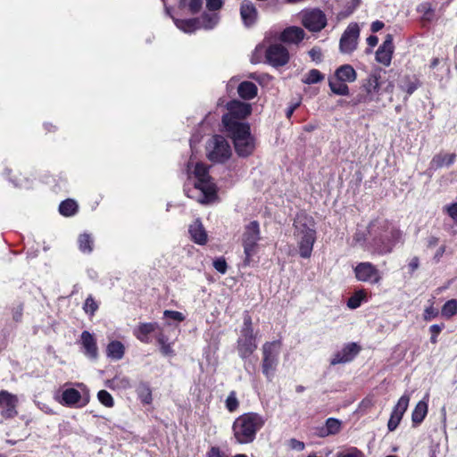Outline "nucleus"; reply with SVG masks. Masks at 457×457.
<instances>
[{"instance_id":"obj_31","label":"nucleus","mask_w":457,"mask_h":457,"mask_svg":"<svg viewBox=\"0 0 457 457\" xmlns=\"http://www.w3.org/2000/svg\"><path fill=\"white\" fill-rule=\"evenodd\" d=\"M106 352L109 358L119 361L124 356L125 347L121 342L113 340L108 344Z\"/></svg>"},{"instance_id":"obj_62","label":"nucleus","mask_w":457,"mask_h":457,"mask_svg":"<svg viewBox=\"0 0 457 457\" xmlns=\"http://www.w3.org/2000/svg\"><path fill=\"white\" fill-rule=\"evenodd\" d=\"M160 351L164 356H174V351L170 343L160 347Z\"/></svg>"},{"instance_id":"obj_43","label":"nucleus","mask_w":457,"mask_h":457,"mask_svg":"<svg viewBox=\"0 0 457 457\" xmlns=\"http://www.w3.org/2000/svg\"><path fill=\"white\" fill-rule=\"evenodd\" d=\"M324 427L327 428V431L330 433V435H336L341 430L342 423L337 419L328 418L326 420Z\"/></svg>"},{"instance_id":"obj_29","label":"nucleus","mask_w":457,"mask_h":457,"mask_svg":"<svg viewBox=\"0 0 457 457\" xmlns=\"http://www.w3.org/2000/svg\"><path fill=\"white\" fill-rule=\"evenodd\" d=\"M257 87L251 81H243L237 86V93L243 99L250 100L256 96Z\"/></svg>"},{"instance_id":"obj_15","label":"nucleus","mask_w":457,"mask_h":457,"mask_svg":"<svg viewBox=\"0 0 457 457\" xmlns=\"http://www.w3.org/2000/svg\"><path fill=\"white\" fill-rule=\"evenodd\" d=\"M360 29L357 23H351L343 33L339 48L343 54H350L356 49Z\"/></svg>"},{"instance_id":"obj_51","label":"nucleus","mask_w":457,"mask_h":457,"mask_svg":"<svg viewBox=\"0 0 457 457\" xmlns=\"http://www.w3.org/2000/svg\"><path fill=\"white\" fill-rule=\"evenodd\" d=\"M163 316L167 319H171L179 322L183 321L185 320V316L183 315V313L177 311L166 310L163 312Z\"/></svg>"},{"instance_id":"obj_11","label":"nucleus","mask_w":457,"mask_h":457,"mask_svg":"<svg viewBox=\"0 0 457 457\" xmlns=\"http://www.w3.org/2000/svg\"><path fill=\"white\" fill-rule=\"evenodd\" d=\"M76 386L79 387L82 392L75 388L64 389L61 396L57 399L62 405L81 408L89 403L90 395L87 387L83 383H77Z\"/></svg>"},{"instance_id":"obj_22","label":"nucleus","mask_w":457,"mask_h":457,"mask_svg":"<svg viewBox=\"0 0 457 457\" xmlns=\"http://www.w3.org/2000/svg\"><path fill=\"white\" fill-rule=\"evenodd\" d=\"M159 328L157 322H141L133 329V335L140 342L149 344L151 342L150 335Z\"/></svg>"},{"instance_id":"obj_8","label":"nucleus","mask_w":457,"mask_h":457,"mask_svg":"<svg viewBox=\"0 0 457 457\" xmlns=\"http://www.w3.org/2000/svg\"><path fill=\"white\" fill-rule=\"evenodd\" d=\"M280 353V342H266L262 345V370L263 375L269 381L274 377L277 366L278 364V356Z\"/></svg>"},{"instance_id":"obj_28","label":"nucleus","mask_w":457,"mask_h":457,"mask_svg":"<svg viewBox=\"0 0 457 457\" xmlns=\"http://www.w3.org/2000/svg\"><path fill=\"white\" fill-rule=\"evenodd\" d=\"M176 27L185 33H193L201 29L197 18L179 20L172 18Z\"/></svg>"},{"instance_id":"obj_63","label":"nucleus","mask_w":457,"mask_h":457,"mask_svg":"<svg viewBox=\"0 0 457 457\" xmlns=\"http://www.w3.org/2000/svg\"><path fill=\"white\" fill-rule=\"evenodd\" d=\"M22 316V307L18 305L12 310V318L15 321H20Z\"/></svg>"},{"instance_id":"obj_18","label":"nucleus","mask_w":457,"mask_h":457,"mask_svg":"<svg viewBox=\"0 0 457 457\" xmlns=\"http://www.w3.org/2000/svg\"><path fill=\"white\" fill-rule=\"evenodd\" d=\"M240 18L246 29L256 25L259 19V12L253 3L249 0H243L239 8Z\"/></svg>"},{"instance_id":"obj_49","label":"nucleus","mask_w":457,"mask_h":457,"mask_svg":"<svg viewBox=\"0 0 457 457\" xmlns=\"http://www.w3.org/2000/svg\"><path fill=\"white\" fill-rule=\"evenodd\" d=\"M223 0H205V7L208 11L220 12L223 7Z\"/></svg>"},{"instance_id":"obj_27","label":"nucleus","mask_w":457,"mask_h":457,"mask_svg":"<svg viewBox=\"0 0 457 457\" xmlns=\"http://www.w3.org/2000/svg\"><path fill=\"white\" fill-rule=\"evenodd\" d=\"M334 77L346 83H352L356 80L357 73L352 65L344 64L336 70Z\"/></svg>"},{"instance_id":"obj_54","label":"nucleus","mask_w":457,"mask_h":457,"mask_svg":"<svg viewBox=\"0 0 457 457\" xmlns=\"http://www.w3.org/2000/svg\"><path fill=\"white\" fill-rule=\"evenodd\" d=\"M214 269L221 274L227 271V262L224 258H218L213 262Z\"/></svg>"},{"instance_id":"obj_13","label":"nucleus","mask_w":457,"mask_h":457,"mask_svg":"<svg viewBox=\"0 0 457 457\" xmlns=\"http://www.w3.org/2000/svg\"><path fill=\"white\" fill-rule=\"evenodd\" d=\"M228 113L222 117V123L224 128L227 129L226 118H228L229 122L235 123H245L244 120L252 112L251 104L240 102L238 100H233L227 104Z\"/></svg>"},{"instance_id":"obj_21","label":"nucleus","mask_w":457,"mask_h":457,"mask_svg":"<svg viewBox=\"0 0 457 457\" xmlns=\"http://www.w3.org/2000/svg\"><path fill=\"white\" fill-rule=\"evenodd\" d=\"M393 52V36L387 34L383 44L378 48L376 52L377 62L385 66H389L392 61Z\"/></svg>"},{"instance_id":"obj_44","label":"nucleus","mask_w":457,"mask_h":457,"mask_svg":"<svg viewBox=\"0 0 457 457\" xmlns=\"http://www.w3.org/2000/svg\"><path fill=\"white\" fill-rule=\"evenodd\" d=\"M225 405L229 412H234L235 411L237 410L239 406V402L237 398V393L235 391H231L228 394L225 402Z\"/></svg>"},{"instance_id":"obj_50","label":"nucleus","mask_w":457,"mask_h":457,"mask_svg":"<svg viewBox=\"0 0 457 457\" xmlns=\"http://www.w3.org/2000/svg\"><path fill=\"white\" fill-rule=\"evenodd\" d=\"M360 0H351L349 3L346 4L345 7V11L342 12L343 17H347L350 14H352L355 9L359 6Z\"/></svg>"},{"instance_id":"obj_19","label":"nucleus","mask_w":457,"mask_h":457,"mask_svg":"<svg viewBox=\"0 0 457 457\" xmlns=\"http://www.w3.org/2000/svg\"><path fill=\"white\" fill-rule=\"evenodd\" d=\"M266 59L274 67L284 66L288 62L287 49L280 44L271 45L266 51Z\"/></svg>"},{"instance_id":"obj_9","label":"nucleus","mask_w":457,"mask_h":457,"mask_svg":"<svg viewBox=\"0 0 457 457\" xmlns=\"http://www.w3.org/2000/svg\"><path fill=\"white\" fill-rule=\"evenodd\" d=\"M206 154L210 161L222 163L230 157L231 147L225 137L215 135L206 144Z\"/></svg>"},{"instance_id":"obj_45","label":"nucleus","mask_w":457,"mask_h":457,"mask_svg":"<svg viewBox=\"0 0 457 457\" xmlns=\"http://www.w3.org/2000/svg\"><path fill=\"white\" fill-rule=\"evenodd\" d=\"M99 402L105 407L111 408L114 405V401L112 395L106 390H100L97 394Z\"/></svg>"},{"instance_id":"obj_25","label":"nucleus","mask_w":457,"mask_h":457,"mask_svg":"<svg viewBox=\"0 0 457 457\" xmlns=\"http://www.w3.org/2000/svg\"><path fill=\"white\" fill-rule=\"evenodd\" d=\"M305 36L304 30L300 27H289L281 34V40L286 43L298 44Z\"/></svg>"},{"instance_id":"obj_52","label":"nucleus","mask_w":457,"mask_h":457,"mask_svg":"<svg viewBox=\"0 0 457 457\" xmlns=\"http://www.w3.org/2000/svg\"><path fill=\"white\" fill-rule=\"evenodd\" d=\"M444 327H445L444 324H440V325L439 324H434V325L430 326L429 330H430V332L432 334L431 337H430L431 343L436 344L437 342V336L442 331Z\"/></svg>"},{"instance_id":"obj_16","label":"nucleus","mask_w":457,"mask_h":457,"mask_svg":"<svg viewBox=\"0 0 457 457\" xmlns=\"http://www.w3.org/2000/svg\"><path fill=\"white\" fill-rule=\"evenodd\" d=\"M379 228L378 221H372L367 228L358 227L353 236V241L359 245H366L368 250H372V238Z\"/></svg>"},{"instance_id":"obj_38","label":"nucleus","mask_w":457,"mask_h":457,"mask_svg":"<svg viewBox=\"0 0 457 457\" xmlns=\"http://www.w3.org/2000/svg\"><path fill=\"white\" fill-rule=\"evenodd\" d=\"M420 86V83L417 78L405 77L400 83V88L405 91L409 96Z\"/></svg>"},{"instance_id":"obj_47","label":"nucleus","mask_w":457,"mask_h":457,"mask_svg":"<svg viewBox=\"0 0 457 457\" xmlns=\"http://www.w3.org/2000/svg\"><path fill=\"white\" fill-rule=\"evenodd\" d=\"M98 309V304L95 301V299L92 297V295H89L85 300L83 310L87 314H89L90 316H93L95 312Z\"/></svg>"},{"instance_id":"obj_23","label":"nucleus","mask_w":457,"mask_h":457,"mask_svg":"<svg viewBox=\"0 0 457 457\" xmlns=\"http://www.w3.org/2000/svg\"><path fill=\"white\" fill-rule=\"evenodd\" d=\"M200 28L204 30H212L215 29L220 21V12L204 11L200 17L197 18Z\"/></svg>"},{"instance_id":"obj_12","label":"nucleus","mask_w":457,"mask_h":457,"mask_svg":"<svg viewBox=\"0 0 457 457\" xmlns=\"http://www.w3.org/2000/svg\"><path fill=\"white\" fill-rule=\"evenodd\" d=\"M355 278L360 282L370 285L378 284L382 279V274L378 269L370 262L357 263L353 268Z\"/></svg>"},{"instance_id":"obj_46","label":"nucleus","mask_w":457,"mask_h":457,"mask_svg":"<svg viewBox=\"0 0 457 457\" xmlns=\"http://www.w3.org/2000/svg\"><path fill=\"white\" fill-rule=\"evenodd\" d=\"M111 384L110 387H120L123 389H127L130 387V380L127 377H115L112 381H109Z\"/></svg>"},{"instance_id":"obj_58","label":"nucleus","mask_w":457,"mask_h":457,"mask_svg":"<svg viewBox=\"0 0 457 457\" xmlns=\"http://www.w3.org/2000/svg\"><path fill=\"white\" fill-rule=\"evenodd\" d=\"M337 457H364V455L357 448H352L345 453L337 454Z\"/></svg>"},{"instance_id":"obj_33","label":"nucleus","mask_w":457,"mask_h":457,"mask_svg":"<svg viewBox=\"0 0 457 457\" xmlns=\"http://www.w3.org/2000/svg\"><path fill=\"white\" fill-rule=\"evenodd\" d=\"M328 86L330 90L337 96H348L349 95V87L346 85V82L340 80L339 79L333 77L328 79Z\"/></svg>"},{"instance_id":"obj_7","label":"nucleus","mask_w":457,"mask_h":457,"mask_svg":"<svg viewBox=\"0 0 457 457\" xmlns=\"http://www.w3.org/2000/svg\"><path fill=\"white\" fill-rule=\"evenodd\" d=\"M256 337L257 332L253 331L252 318L248 313H245L237 341V350L240 358L243 360L247 359L257 349Z\"/></svg>"},{"instance_id":"obj_1","label":"nucleus","mask_w":457,"mask_h":457,"mask_svg":"<svg viewBox=\"0 0 457 457\" xmlns=\"http://www.w3.org/2000/svg\"><path fill=\"white\" fill-rule=\"evenodd\" d=\"M187 170L188 173H193L195 178L193 185H187L184 188L187 196L201 204L213 200L216 195V186L208 173V166L195 162L191 157L187 165Z\"/></svg>"},{"instance_id":"obj_42","label":"nucleus","mask_w":457,"mask_h":457,"mask_svg":"<svg viewBox=\"0 0 457 457\" xmlns=\"http://www.w3.org/2000/svg\"><path fill=\"white\" fill-rule=\"evenodd\" d=\"M324 79V76L320 73V71L316 69L311 70L308 73L304 75L302 81L304 84H314L321 81Z\"/></svg>"},{"instance_id":"obj_10","label":"nucleus","mask_w":457,"mask_h":457,"mask_svg":"<svg viewBox=\"0 0 457 457\" xmlns=\"http://www.w3.org/2000/svg\"><path fill=\"white\" fill-rule=\"evenodd\" d=\"M261 239L260 226L257 221H251L245 226L242 237L244 253H245V265H249L252 257L257 253V244Z\"/></svg>"},{"instance_id":"obj_61","label":"nucleus","mask_w":457,"mask_h":457,"mask_svg":"<svg viewBox=\"0 0 457 457\" xmlns=\"http://www.w3.org/2000/svg\"><path fill=\"white\" fill-rule=\"evenodd\" d=\"M419 266L420 260L416 256L412 257L408 263V268L411 273L414 272L419 268Z\"/></svg>"},{"instance_id":"obj_64","label":"nucleus","mask_w":457,"mask_h":457,"mask_svg":"<svg viewBox=\"0 0 457 457\" xmlns=\"http://www.w3.org/2000/svg\"><path fill=\"white\" fill-rule=\"evenodd\" d=\"M207 457H225L218 447H212L207 453Z\"/></svg>"},{"instance_id":"obj_35","label":"nucleus","mask_w":457,"mask_h":457,"mask_svg":"<svg viewBox=\"0 0 457 457\" xmlns=\"http://www.w3.org/2000/svg\"><path fill=\"white\" fill-rule=\"evenodd\" d=\"M79 249L84 253H90L94 248V239L88 233L79 235L78 238Z\"/></svg>"},{"instance_id":"obj_26","label":"nucleus","mask_w":457,"mask_h":457,"mask_svg":"<svg viewBox=\"0 0 457 457\" xmlns=\"http://www.w3.org/2000/svg\"><path fill=\"white\" fill-rule=\"evenodd\" d=\"M189 234L192 240L198 245H204L207 242V234L198 220L189 226Z\"/></svg>"},{"instance_id":"obj_39","label":"nucleus","mask_w":457,"mask_h":457,"mask_svg":"<svg viewBox=\"0 0 457 457\" xmlns=\"http://www.w3.org/2000/svg\"><path fill=\"white\" fill-rule=\"evenodd\" d=\"M366 298L364 290L356 291L347 301V307L355 310L361 306L362 301Z\"/></svg>"},{"instance_id":"obj_5","label":"nucleus","mask_w":457,"mask_h":457,"mask_svg":"<svg viewBox=\"0 0 457 457\" xmlns=\"http://www.w3.org/2000/svg\"><path fill=\"white\" fill-rule=\"evenodd\" d=\"M225 120L227 122L225 130L233 140L237 154L242 157L251 155L255 149V139L250 132L249 124L229 122L228 118Z\"/></svg>"},{"instance_id":"obj_60","label":"nucleus","mask_w":457,"mask_h":457,"mask_svg":"<svg viewBox=\"0 0 457 457\" xmlns=\"http://www.w3.org/2000/svg\"><path fill=\"white\" fill-rule=\"evenodd\" d=\"M289 445H290V447L292 449L296 450V451H303L304 449L303 442L299 441V440L295 439V438L290 440Z\"/></svg>"},{"instance_id":"obj_57","label":"nucleus","mask_w":457,"mask_h":457,"mask_svg":"<svg viewBox=\"0 0 457 457\" xmlns=\"http://www.w3.org/2000/svg\"><path fill=\"white\" fill-rule=\"evenodd\" d=\"M401 420H402L401 418L391 414L390 419L387 423L388 430L394 431L398 427Z\"/></svg>"},{"instance_id":"obj_32","label":"nucleus","mask_w":457,"mask_h":457,"mask_svg":"<svg viewBox=\"0 0 457 457\" xmlns=\"http://www.w3.org/2000/svg\"><path fill=\"white\" fill-rule=\"evenodd\" d=\"M456 155L454 154H438L435 155L431 161V166L438 169L444 166H450L455 161Z\"/></svg>"},{"instance_id":"obj_37","label":"nucleus","mask_w":457,"mask_h":457,"mask_svg":"<svg viewBox=\"0 0 457 457\" xmlns=\"http://www.w3.org/2000/svg\"><path fill=\"white\" fill-rule=\"evenodd\" d=\"M409 402H410V395L405 393L404 395H403L400 397L396 405L394 407V410L391 414L402 419L409 406Z\"/></svg>"},{"instance_id":"obj_59","label":"nucleus","mask_w":457,"mask_h":457,"mask_svg":"<svg viewBox=\"0 0 457 457\" xmlns=\"http://www.w3.org/2000/svg\"><path fill=\"white\" fill-rule=\"evenodd\" d=\"M157 331H158V333L156 334L155 338H156V341H157L158 345H160V347L169 344L168 337L166 335H164V333L162 331H161L160 329Z\"/></svg>"},{"instance_id":"obj_41","label":"nucleus","mask_w":457,"mask_h":457,"mask_svg":"<svg viewBox=\"0 0 457 457\" xmlns=\"http://www.w3.org/2000/svg\"><path fill=\"white\" fill-rule=\"evenodd\" d=\"M457 313V301L455 299L448 300L442 307L441 314L446 319L452 318Z\"/></svg>"},{"instance_id":"obj_14","label":"nucleus","mask_w":457,"mask_h":457,"mask_svg":"<svg viewBox=\"0 0 457 457\" xmlns=\"http://www.w3.org/2000/svg\"><path fill=\"white\" fill-rule=\"evenodd\" d=\"M300 15L303 25L311 31H320L327 25L326 15L320 9H306L302 11Z\"/></svg>"},{"instance_id":"obj_30","label":"nucleus","mask_w":457,"mask_h":457,"mask_svg":"<svg viewBox=\"0 0 457 457\" xmlns=\"http://www.w3.org/2000/svg\"><path fill=\"white\" fill-rule=\"evenodd\" d=\"M428 411V402L424 401V400L420 401L416 404V406L411 413L412 423L415 426L420 425L424 420L425 417L427 416Z\"/></svg>"},{"instance_id":"obj_48","label":"nucleus","mask_w":457,"mask_h":457,"mask_svg":"<svg viewBox=\"0 0 457 457\" xmlns=\"http://www.w3.org/2000/svg\"><path fill=\"white\" fill-rule=\"evenodd\" d=\"M417 12L422 14V18L430 21L433 16V9L429 3H421L417 6Z\"/></svg>"},{"instance_id":"obj_6","label":"nucleus","mask_w":457,"mask_h":457,"mask_svg":"<svg viewBox=\"0 0 457 457\" xmlns=\"http://www.w3.org/2000/svg\"><path fill=\"white\" fill-rule=\"evenodd\" d=\"M379 228L372 238V251L383 255L392 252L402 239V232L395 227H389L386 221L378 222Z\"/></svg>"},{"instance_id":"obj_40","label":"nucleus","mask_w":457,"mask_h":457,"mask_svg":"<svg viewBox=\"0 0 457 457\" xmlns=\"http://www.w3.org/2000/svg\"><path fill=\"white\" fill-rule=\"evenodd\" d=\"M181 8L187 7L192 14L197 13L202 10L203 0H179Z\"/></svg>"},{"instance_id":"obj_24","label":"nucleus","mask_w":457,"mask_h":457,"mask_svg":"<svg viewBox=\"0 0 457 457\" xmlns=\"http://www.w3.org/2000/svg\"><path fill=\"white\" fill-rule=\"evenodd\" d=\"M84 354L90 359H96L98 355L96 342L94 336L88 331H83L80 337Z\"/></svg>"},{"instance_id":"obj_20","label":"nucleus","mask_w":457,"mask_h":457,"mask_svg":"<svg viewBox=\"0 0 457 457\" xmlns=\"http://www.w3.org/2000/svg\"><path fill=\"white\" fill-rule=\"evenodd\" d=\"M360 347L355 343H349L335 353L330 360L331 365L344 364L350 362L359 353Z\"/></svg>"},{"instance_id":"obj_36","label":"nucleus","mask_w":457,"mask_h":457,"mask_svg":"<svg viewBox=\"0 0 457 457\" xmlns=\"http://www.w3.org/2000/svg\"><path fill=\"white\" fill-rule=\"evenodd\" d=\"M59 212L63 216H72L78 212V204L72 199L64 200L59 205Z\"/></svg>"},{"instance_id":"obj_2","label":"nucleus","mask_w":457,"mask_h":457,"mask_svg":"<svg viewBox=\"0 0 457 457\" xmlns=\"http://www.w3.org/2000/svg\"><path fill=\"white\" fill-rule=\"evenodd\" d=\"M294 237L296 240L300 256L304 259L310 258L316 241L313 218L305 212L297 213L294 220Z\"/></svg>"},{"instance_id":"obj_56","label":"nucleus","mask_w":457,"mask_h":457,"mask_svg":"<svg viewBox=\"0 0 457 457\" xmlns=\"http://www.w3.org/2000/svg\"><path fill=\"white\" fill-rule=\"evenodd\" d=\"M309 55L312 60L315 62H320L322 60V54L320 48L313 47L309 51Z\"/></svg>"},{"instance_id":"obj_4","label":"nucleus","mask_w":457,"mask_h":457,"mask_svg":"<svg viewBox=\"0 0 457 457\" xmlns=\"http://www.w3.org/2000/svg\"><path fill=\"white\" fill-rule=\"evenodd\" d=\"M383 81L380 80V74L378 71L370 73L362 80L359 93L353 98V104L378 103L382 93L392 94L395 88L393 81H388L382 87Z\"/></svg>"},{"instance_id":"obj_3","label":"nucleus","mask_w":457,"mask_h":457,"mask_svg":"<svg viewBox=\"0 0 457 457\" xmlns=\"http://www.w3.org/2000/svg\"><path fill=\"white\" fill-rule=\"evenodd\" d=\"M265 424V419L259 413L247 412L237 417L233 425L232 431L237 444L245 445L254 441L259 430Z\"/></svg>"},{"instance_id":"obj_17","label":"nucleus","mask_w":457,"mask_h":457,"mask_svg":"<svg viewBox=\"0 0 457 457\" xmlns=\"http://www.w3.org/2000/svg\"><path fill=\"white\" fill-rule=\"evenodd\" d=\"M18 397L6 390L0 391L1 416L7 420L14 418L17 414Z\"/></svg>"},{"instance_id":"obj_55","label":"nucleus","mask_w":457,"mask_h":457,"mask_svg":"<svg viewBox=\"0 0 457 457\" xmlns=\"http://www.w3.org/2000/svg\"><path fill=\"white\" fill-rule=\"evenodd\" d=\"M438 315V311L435 309L432 305L427 307L424 312V320H430L433 318H436Z\"/></svg>"},{"instance_id":"obj_34","label":"nucleus","mask_w":457,"mask_h":457,"mask_svg":"<svg viewBox=\"0 0 457 457\" xmlns=\"http://www.w3.org/2000/svg\"><path fill=\"white\" fill-rule=\"evenodd\" d=\"M136 392L142 403L150 404L152 403V390L148 383L140 382L136 387Z\"/></svg>"},{"instance_id":"obj_53","label":"nucleus","mask_w":457,"mask_h":457,"mask_svg":"<svg viewBox=\"0 0 457 457\" xmlns=\"http://www.w3.org/2000/svg\"><path fill=\"white\" fill-rule=\"evenodd\" d=\"M444 211L457 224V203H453L444 207Z\"/></svg>"}]
</instances>
